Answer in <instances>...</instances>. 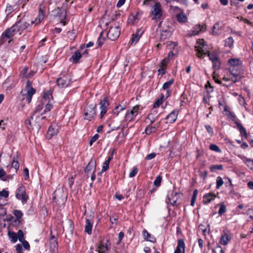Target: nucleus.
Wrapping results in <instances>:
<instances>
[{"label": "nucleus", "mask_w": 253, "mask_h": 253, "mask_svg": "<svg viewBox=\"0 0 253 253\" xmlns=\"http://www.w3.org/2000/svg\"><path fill=\"white\" fill-rule=\"evenodd\" d=\"M44 17V11L40 8L38 16L34 20H30L23 16L18 20L13 25L20 35L24 31H30L33 25L34 26L38 25L43 20Z\"/></svg>", "instance_id": "nucleus-1"}, {"label": "nucleus", "mask_w": 253, "mask_h": 253, "mask_svg": "<svg viewBox=\"0 0 253 253\" xmlns=\"http://www.w3.org/2000/svg\"><path fill=\"white\" fill-rule=\"evenodd\" d=\"M223 115L229 121H232L236 125L237 128L239 131L242 137L247 138L248 134L246 128L242 126L239 121L236 120V116L232 111L231 107L227 105H224L223 107Z\"/></svg>", "instance_id": "nucleus-2"}, {"label": "nucleus", "mask_w": 253, "mask_h": 253, "mask_svg": "<svg viewBox=\"0 0 253 253\" xmlns=\"http://www.w3.org/2000/svg\"><path fill=\"white\" fill-rule=\"evenodd\" d=\"M228 64L231 67L229 68V77L230 80L234 83L240 81L242 78L240 71H238L242 64V62L238 58H231L228 60Z\"/></svg>", "instance_id": "nucleus-3"}, {"label": "nucleus", "mask_w": 253, "mask_h": 253, "mask_svg": "<svg viewBox=\"0 0 253 253\" xmlns=\"http://www.w3.org/2000/svg\"><path fill=\"white\" fill-rule=\"evenodd\" d=\"M195 48L197 52L196 55L199 58H204L209 52L208 46L203 39L197 42Z\"/></svg>", "instance_id": "nucleus-4"}, {"label": "nucleus", "mask_w": 253, "mask_h": 253, "mask_svg": "<svg viewBox=\"0 0 253 253\" xmlns=\"http://www.w3.org/2000/svg\"><path fill=\"white\" fill-rule=\"evenodd\" d=\"M143 109L140 105H136L131 109L128 110L125 117V120L126 122H130L132 121Z\"/></svg>", "instance_id": "nucleus-5"}, {"label": "nucleus", "mask_w": 253, "mask_h": 253, "mask_svg": "<svg viewBox=\"0 0 253 253\" xmlns=\"http://www.w3.org/2000/svg\"><path fill=\"white\" fill-rule=\"evenodd\" d=\"M96 103L87 105L84 109V119L89 121L94 118L96 115Z\"/></svg>", "instance_id": "nucleus-6"}, {"label": "nucleus", "mask_w": 253, "mask_h": 253, "mask_svg": "<svg viewBox=\"0 0 253 253\" xmlns=\"http://www.w3.org/2000/svg\"><path fill=\"white\" fill-rule=\"evenodd\" d=\"M111 248V243L109 239L101 240L97 245L98 253H108Z\"/></svg>", "instance_id": "nucleus-7"}, {"label": "nucleus", "mask_w": 253, "mask_h": 253, "mask_svg": "<svg viewBox=\"0 0 253 253\" xmlns=\"http://www.w3.org/2000/svg\"><path fill=\"white\" fill-rule=\"evenodd\" d=\"M32 119H31V118L30 119H27L26 121H25V125L27 126V127L30 129H36L38 130H39L40 128H41V125H42V120H45L46 119V117L45 116H38L37 118H36V119L35 120V122H36V123L35 124H34L32 126V124H31V120Z\"/></svg>", "instance_id": "nucleus-8"}, {"label": "nucleus", "mask_w": 253, "mask_h": 253, "mask_svg": "<svg viewBox=\"0 0 253 253\" xmlns=\"http://www.w3.org/2000/svg\"><path fill=\"white\" fill-rule=\"evenodd\" d=\"M15 197L19 200H20L23 204L27 202L29 196L26 193V188L24 186L21 185L17 188Z\"/></svg>", "instance_id": "nucleus-9"}, {"label": "nucleus", "mask_w": 253, "mask_h": 253, "mask_svg": "<svg viewBox=\"0 0 253 253\" xmlns=\"http://www.w3.org/2000/svg\"><path fill=\"white\" fill-rule=\"evenodd\" d=\"M18 33L14 26L13 25L9 28L6 29L2 34L1 39L3 42H5L6 39H10V42L12 41L13 37Z\"/></svg>", "instance_id": "nucleus-10"}, {"label": "nucleus", "mask_w": 253, "mask_h": 253, "mask_svg": "<svg viewBox=\"0 0 253 253\" xmlns=\"http://www.w3.org/2000/svg\"><path fill=\"white\" fill-rule=\"evenodd\" d=\"M152 15V20L160 19L163 15L160 3H156L153 6L151 12Z\"/></svg>", "instance_id": "nucleus-11"}, {"label": "nucleus", "mask_w": 253, "mask_h": 253, "mask_svg": "<svg viewBox=\"0 0 253 253\" xmlns=\"http://www.w3.org/2000/svg\"><path fill=\"white\" fill-rule=\"evenodd\" d=\"M52 14L54 16L60 18V22L63 23V25L66 24L64 20L66 17V11L65 8L57 7L52 11Z\"/></svg>", "instance_id": "nucleus-12"}, {"label": "nucleus", "mask_w": 253, "mask_h": 253, "mask_svg": "<svg viewBox=\"0 0 253 253\" xmlns=\"http://www.w3.org/2000/svg\"><path fill=\"white\" fill-rule=\"evenodd\" d=\"M26 88L27 92L25 95L26 97V101L28 103H30L33 95L36 93V90L32 87V83L29 80L27 82Z\"/></svg>", "instance_id": "nucleus-13"}, {"label": "nucleus", "mask_w": 253, "mask_h": 253, "mask_svg": "<svg viewBox=\"0 0 253 253\" xmlns=\"http://www.w3.org/2000/svg\"><path fill=\"white\" fill-rule=\"evenodd\" d=\"M206 29V25L198 24L194 26L193 28L187 32V36L191 37L198 34L200 32H204Z\"/></svg>", "instance_id": "nucleus-14"}, {"label": "nucleus", "mask_w": 253, "mask_h": 253, "mask_svg": "<svg viewBox=\"0 0 253 253\" xmlns=\"http://www.w3.org/2000/svg\"><path fill=\"white\" fill-rule=\"evenodd\" d=\"M71 83V79L69 75L63 76L57 80V85L64 88L68 86Z\"/></svg>", "instance_id": "nucleus-15"}, {"label": "nucleus", "mask_w": 253, "mask_h": 253, "mask_svg": "<svg viewBox=\"0 0 253 253\" xmlns=\"http://www.w3.org/2000/svg\"><path fill=\"white\" fill-rule=\"evenodd\" d=\"M120 35V30L118 26L111 27L107 33V37L111 41H115Z\"/></svg>", "instance_id": "nucleus-16"}, {"label": "nucleus", "mask_w": 253, "mask_h": 253, "mask_svg": "<svg viewBox=\"0 0 253 253\" xmlns=\"http://www.w3.org/2000/svg\"><path fill=\"white\" fill-rule=\"evenodd\" d=\"M100 118H102L104 115L106 114L108 110V107L109 104L108 101L107 97H104L103 100L100 101Z\"/></svg>", "instance_id": "nucleus-17"}, {"label": "nucleus", "mask_w": 253, "mask_h": 253, "mask_svg": "<svg viewBox=\"0 0 253 253\" xmlns=\"http://www.w3.org/2000/svg\"><path fill=\"white\" fill-rule=\"evenodd\" d=\"M177 193L173 191L169 192L166 199V202L167 204L174 205L176 204L177 200Z\"/></svg>", "instance_id": "nucleus-18"}, {"label": "nucleus", "mask_w": 253, "mask_h": 253, "mask_svg": "<svg viewBox=\"0 0 253 253\" xmlns=\"http://www.w3.org/2000/svg\"><path fill=\"white\" fill-rule=\"evenodd\" d=\"M208 55L209 59L212 61L213 68H215L218 65L220 66V62L218 59V55L216 52H209Z\"/></svg>", "instance_id": "nucleus-19"}, {"label": "nucleus", "mask_w": 253, "mask_h": 253, "mask_svg": "<svg viewBox=\"0 0 253 253\" xmlns=\"http://www.w3.org/2000/svg\"><path fill=\"white\" fill-rule=\"evenodd\" d=\"M173 30L170 26H168L166 29H163L160 35V39L164 40L169 37L172 33Z\"/></svg>", "instance_id": "nucleus-20"}, {"label": "nucleus", "mask_w": 253, "mask_h": 253, "mask_svg": "<svg viewBox=\"0 0 253 253\" xmlns=\"http://www.w3.org/2000/svg\"><path fill=\"white\" fill-rule=\"evenodd\" d=\"M59 132V126L56 125L50 126L47 131V137L50 139L53 136H55Z\"/></svg>", "instance_id": "nucleus-21"}, {"label": "nucleus", "mask_w": 253, "mask_h": 253, "mask_svg": "<svg viewBox=\"0 0 253 253\" xmlns=\"http://www.w3.org/2000/svg\"><path fill=\"white\" fill-rule=\"evenodd\" d=\"M178 114V111H176V110L172 111L166 117V120H167V123H173L176 121V120L177 119Z\"/></svg>", "instance_id": "nucleus-22"}, {"label": "nucleus", "mask_w": 253, "mask_h": 253, "mask_svg": "<svg viewBox=\"0 0 253 253\" xmlns=\"http://www.w3.org/2000/svg\"><path fill=\"white\" fill-rule=\"evenodd\" d=\"M220 66L218 65L216 66V67L214 69V71L213 73L212 78L214 82L217 84H221V78L219 75L220 70H219Z\"/></svg>", "instance_id": "nucleus-23"}, {"label": "nucleus", "mask_w": 253, "mask_h": 253, "mask_svg": "<svg viewBox=\"0 0 253 253\" xmlns=\"http://www.w3.org/2000/svg\"><path fill=\"white\" fill-rule=\"evenodd\" d=\"M142 34L143 31L141 29L137 30L136 33L132 35L131 44L135 45L139 40Z\"/></svg>", "instance_id": "nucleus-24"}, {"label": "nucleus", "mask_w": 253, "mask_h": 253, "mask_svg": "<svg viewBox=\"0 0 253 253\" xmlns=\"http://www.w3.org/2000/svg\"><path fill=\"white\" fill-rule=\"evenodd\" d=\"M52 99L51 91L50 90H47L43 93L41 101L42 103L51 102Z\"/></svg>", "instance_id": "nucleus-25"}, {"label": "nucleus", "mask_w": 253, "mask_h": 253, "mask_svg": "<svg viewBox=\"0 0 253 253\" xmlns=\"http://www.w3.org/2000/svg\"><path fill=\"white\" fill-rule=\"evenodd\" d=\"M142 233L145 240L152 243H155L156 242V238L153 235L148 233L146 229L143 230Z\"/></svg>", "instance_id": "nucleus-26"}, {"label": "nucleus", "mask_w": 253, "mask_h": 253, "mask_svg": "<svg viewBox=\"0 0 253 253\" xmlns=\"http://www.w3.org/2000/svg\"><path fill=\"white\" fill-rule=\"evenodd\" d=\"M182 250V253H185L184 242L182 239H180L178 241V245H177L176 249L175 250L174 253H181Z\"/></svg>", "instance_id": "nucleus-27"}, {"label": "nucleus", "mask_w": 253, "mask_h": 253, "mask_svg": "<svg viewBox=\"0 0 253 253\" xmlns=\"http://www.w3.org/2000/svg\"><path fill=\"white\" fill-rule=\"evenodd\" d=\"M93 221L89 219H86L84 230L88 235L92 233Z\"/></svg>", "instance_id": "nucleus-28"}, {"label": "nucleus", "mask_w": 253, "mask_h": 253, "mask_svg": "<svg viewBox=\"0 0 253 253\" xmlns=\"http://www.w3.org/2000/svg\"><path fill=\"white\" fill-rule=\"evenodd\" d=\"M215 197V195L212 193L205 194L203 197L204 204H207L210 203L212 200L214 199Z\"/></svg>", "instance_id": "nucleus-29"}, {"label": "nucleus", "mask_w": 253, "mask_h": 253, "mask_svg": "<svg viewBox=\"0 0 253 253\" xmlns=\"http://www.w3.org/2000/svg\"><path fill=\"white\" fill-rule=\"evenodd\" d=\"M232 235L229 232H224L222 234V245L225 246L231 240Z\"/></svg>", "instance_id": "nucleus-30"}, {"label": "nucleus", "mask_w": 253, "mask_h": 253, "mask_svg": "<svg viewBox=\"0 0 253 253\" xmlns=\"http://www.w3.org/2000/svg\"><path fill=\"white\" fill-rule=\"evenodd\" d=\"M95 162L93 160H90V162L88 163V165L86 166L84 171L85 173H88L89 172H91L92 171L95 170Z\"/></svg>", "instance_id": "nucleus-31"}, {"label": "nucleus", "mask_w": 253, "mask_h": 253, "mask_svg": "<svg viewBox=\"0 0 253 253\" xmlns=\"http://www.w3.org/2000/svg\"><path fill=\"white\" fill-rule=\"evenodd\" d=\"M224 179L226 181H228V182L225 184V189L224 190L225 191L230 192L233 191V185L231 183V180L228 177H224Z\"/></svg>", "instance_id": "nucleus-32"}, {"label": "nucleus", "mask_w": 253, "mask_h": 253, "mask_svg": "<svg viewBox=\"0 0 253 253\" xmlns=\"http://www.w3.org/2000/svg\"><path fill=\"white\" fill-rule=\"evenodd\" d=\"M81 57V53L79 51H76L73 54L70 59H72L73 63H77Z\"/></svg>", "instance_id": "nucleus-33"}, {"label": "nucleus", "mask_w": 253, "mask_h": 253, "mask_svg": "<svg viewBox=\"0 0 253 253\" xmlns=\"http://www.w3.org/2000/svg\"><path fill=\"white\" fill-rule=\"evenodd\" d=\"M18 7L17 5L14 4L13 5H7L6 8L5 9V13H6L7 15H8L10 14L13 11H14L15 10L17 9Z\"/></svg>", "instance_id": "nucleus-34"}, {"label": "nucleus", "mask_w": 253, "mask_h": 253, "mask_svg": "<svg viewBox=\"0 0 253 253\" xmlns=\"http://www.w3.org/2000/svg\"><path fill=\"white\" fill-rule=\"evenodd\" d=\"M221 26L219 25V22L215 23L212 27V33L213 35H218L220 33Z\"/></svg>", "instance_id": "nucleus-35"}, {"label": "nucleus", "mask_w": 253, "mask_h": 253, "mask_svg": "<svg viewBox=\"0 0 253 253\" xmlns=\"http://www.w3.org/2000/svg\"><path fill=\"white\" fill-rule=\"evenodd\" d=\"M50 249L52 252H55L57 250V242L56 240H49Z\"/></svg>", "instance_id": "nucleus-36"}, {"label": "nucleus", "mask_w": 253, "mask_h": 253, "mask_svg": "<svg viewBox=\"0 0 253 253\" xmlns=\"http://www.w3.org/2000/svg\"><path fill=\"white\" fill-rule=\"evenodd\" d=\"M234 43V40L232 37H230L224 41V46L228 47L231 48Z\"/></svg>", "instance_id": "nucleus-37"}, {"label": "nucleus", "mask_w": 253, "mask_h": 253, "mask_svg": "<svg viewBox=\"0 0 253 253\" xmlns=\"http://www.w3.org/2000/svg\"><path fill=\"white\" fill-rule=\"evenodd\" d=\"M44 104L45 105V109L43 110V112L41 114V116H42L43 115L45 114L47 112H49L53 107L51 104V102L44 103Z\"/></svg>", "instance_id": "nucleus-38"}, {"label": "nucleus", "mask_w": 253, "mask_h": 253, "mask_svg": "<svg viewBox=\"0 0 253 253\" xmlns=\"http://www.w3.org/2000/svg\"><path fill=\"white\" fill-rule=\"evenodd\" d=\"M44 105V103H42V102L41 101L40 104H39L36 107L34 112L32 116H31V119L32 120L33 119L34 116L38 112H40L42 111V110L43 109Z\"/></svg>", "instance_id": "nucleus-39"}, {"label": "nucleus", "mask_w": 253, "mask_h": 253, "mask_svg": "<svg viewBox=\"0 0 253 253\" xmlns=\"http://www.w3.org/2000/svg\"><path fill=\"white\" fill-rule=\"evenodd\" d=\"M176 19L179 22L185 23L187 21V17L183 13H180L176 15Z\"/></svg>", "instance_id": "nucleus-40"}, {"label": "nucleus", "mask_w": 253, "mask_h": 253, "mask_svg": "<svg viewBox=\"0 0 253 253\" xmlns=\"http://www.w3.org/2000/svg\"><path fill=\"white\" fill-rule=\"evenodd\" d=\"M174 83V80L170 79L169 81L165 82L163 85L162 88L164 90L168 89Z\"/></svg>", "instance_id": "nucleus-41"}, {"label": "nucleus", "mask_w": 253, "mask_h": 253, "mask_svg": "<svg viewBox=\"0 0 253 253\" xmlns=\"http://www.w3.org/2000/svg\"><path fill=\"white\" fill-rule=\"evenodd\" d=\"M8 236L11 242L15 243L17 241V234L13 232H8Z\"/></svg>", "instance_id": "nucleus-42"}, {"label": "nucleus", "mask_w": 253, "mask_h": 253, "mask_svg": "<svg viewBox=\"0 0 253 253\" xmlns=\"http://www.w3.org/2000/svg\"><path fill=\"white\" fill-rule=\"evenodd\" d=\"M198 191L197 189H195L193 191L191 201V206H194L195 204V202L197 199V196L198 195Z\"/></svg>", "instance_id": "nucleus-43"}, {"label": "nucleus", "mask_w": 253, "mask_h": 253, "mask_svg": "<svg viewBox=\"0 0 253 253\" xmlns=\"http://www.w3.org/2000/svg\"><path fill=\"white\" fill-rule=\"evenodd\" d=\"M103 36V32H101L97 41V44L98 45V47H101L103 44L104 43V42L105 39L103 38L102 37Z\"/></svg>", "instance_id": "nucleus-44"}, {"label": "nucleus", "mask_w": 253, "mask_h": 253, "mask_svg": "<svg viewBox=\"0 0 253 253\" xmlns=\"http://www.w3.org/2000/svg\"><path fill=\"white\" fill-rule=\"evenodd\" d=\"M247 166L251 170H253V160L246 159L244 161Z\"/></svg>", "instance_id": "nucleus-45"}, {"label": "nucleus", "mask_w": 253, "mask_h": 253, "mask_svg": "<svg viewBox=\"0 0 253 253\" xmlns=\"http://www.w3.org/2000/svg\"><path fill=\"white\" fill-rule=\"evenodd\" d=\"M28 71V67L27 66H25L21 71L20 74V76L22 78H26V76H27V72Z\"/></svg>", "instance_id": "nucleus-46"}, {"label": "nucleus", "mask_w": 253, "mask_h": 253, "mask_svg": "<svg viewBox=\"0 0 253 253\" xmlns=\"http://www.w3.org/2000/svg\"><path fill=\"white\" fill-rule=\"evenodd\" d=\"M125 108H126V106L125 105H124V106L120 105H118L114 109L113 112L114 114H117V115H118L119 114V111H118V110H119V111H123V110H125Z\"/></svg>", "instance_id": "nucleus-47"}, {"label": "nucleus", "mask_w": 253, "mask_h": 253, "mask_svg": "<svg viewBox=\"0 0 253 253\" xmlns=\"http://www.w3.org/2000/svg\"><path fill=\"white\" fill-rule=\"evenodd\" d=\"M155 127H153L151 126H148L146 127L145 131L146 134H147V135H149L153 131H155Z\"/></svg>", "instance_id": "nucleus-48"}, {"label": "nucleus", "mask_w": 253, "mask_h": 253, "mask_svg": "<svg viewBox=\"0 0 253 253\" xmlns=\"http://www.w3.org/2000/svg\"><path fill=\"white\" fill-rule=\"evenodd\" d=\"M210 169L211 172H215L217 170L221 169V165H212L210 167Z\"/></svg>", "instance_id": "nucleus-49"}, {"label": "nucleus", "mask_w": 253, "mask_h": 253, "mask_svg": "<svg viewBox=\"0 0 253 253\" xmlns=\"http://www.w3.org/2000/svg\"><path fill=\"white\" fill-rule=\"evenodd\" d=\"M162 178L160 175H158L156 177V179L154 181V185L157 187L160 185Z\"/></svg>", "instance_id": "nucleus-50"}, {"label": "nucleus", "mask_w": 253, "mask_h": 253, "mask_svg": "<svg viewBox=\"0 0 253 253\" xmlns=\"http://www.w3.org/2000/svg\"><path fill=\"white\" fill-rule=\"evenodd\" d=\"M17 236V239L18 238L19 242H22V241H24V234H23V231L21 230H19L18 231Z\"/></svg>", "instance_id": "nucleus-51"}, {"label": "nucleus", "mask_w": 253, "mask_h": 253, "mask_svg": "<svg viewBox=\"0 0 253 253\" xmlns=\"http://www.w3.org/2000/svg\"><path fill=\"white\" fill-rule=\"evenodd\" d=\"M12 167L14 168L15 169V172H17L19 168V164L18 161L15 160V159H13V161L12 163Z\"/></svg>", "instance_id": "nucleus-52"}, {"label": "nucleus", "mask_w": 253, "mask_h": 253, "mask_svg": "<svg viewBox=\"0 0 253 253\" xmlns=\"http://www.w3.org/2000/svg\"><path fill=\"white\" fill-rule=\"evenodd\" d=\"M210 149L213 151L220 152V150L219 148L215 144H211L210 145Z\"/></svg>", "instance_id": "nucleus-53"}, {"label": "nucleus", "mask_w": 253, "mask_h": 253, "mask_svg": "<svg viewBox=\"0 0 253 253\" xmlns=\"http://www.w3.org/2000/svg\"><path fill=\"white\" fill-rule=\"evenodd\" d=\"M99 136L98 134H95L90 139L89 141V145L91 146L93 143L95 142L99 138Z\"/></svg>", "instance_id": "nucleus-54"}, {"label": "nucleus", "mask_w": 253, "mask_h": 253, "mask_svg": "<svg viewBox=\"0 0 253 253\" xmlns=\"http://www.w3.org/2000/svg\"><path fill=\"white\" fill-rule=\"evenodd\" d=\"M138 169L136 167L133 168L132 170L130 171V172L129 174V177H134L138 172Z\"/></svg>", "instance_id": "nucleus-55"}, {"label": "nucleus", "mask_w": 253, "mask_h": 253, "mask_svg": "<svg viewBox=\"0 0 253 253\" xmlns=\"http://www.w3.org/2000/svg\"><path fill=\"white\" fill-rule=\"evenodd\" d=\"M14 214L17 218H21L23 215L22 211L17 210L14 211Z\"/></svg>", "instance_id": "nucleus-56"}, {"label": "nucleus", "mask_w": 253, "mask_h": 253, "mask_svg": "<svg viewBox=\"0 0 253 253\" xmlns=\"http://www.w3.org/2000/svg\"><path fill=\"white\" fill-rule=\"evenodd\" d=\"M9 195V192L4 189H3L1 191H0V196L4 198H7Z\"/></svg>", "instance_id": "nucleus-57"}, {"label": "nucleus", "mask_w": 253, "mask_h": 253, "mask_svg": "<svg viewBox=\"0 0 253 253\" xmlns=\"http://www.w3.org/2000/svg\"><path fill=\"white\" fill-rule=\"evenodd\" d=\"M205 128L207 129L208 133H209V134L211 136H212L213 133L212 127L210 125H207L205 126Z\"/></svg>", "instance_id": "nucleus-58"}, {"label": "nucleus", "mask_w": 253, "mask_h": 253, "mask_svg": "<svg viewBox=\"0 0 253 253\" xmlns=\"http://www.w3.org/2000/svg\"><path fill=\"white\" fill-rule=\"evenodd\" d=\"M21 242L22 243V245L25 249L28 250H30V246L29 243L27 241L24 240L23 241H22Z\"/></svg>", "instance_id": "nucleus-59"}, {"label": "nucleus", "mask_w": 253, "mask_h": 253, "mask_svg": "<svg viewBox=\"0 0 253 253\" xmlns=\"http://www.w3.org/2000/svg\"><path fill=\"white\" fill-rule=\"evenodd\" d=\"M109 163L105 161L104 163H103L102 171H106L109 169Z\"/></svg>", "instance_id": "nucleus-60"}, {"label": "nucleus", "mask_w": 253, "mask_h": 253, "mask_svg": "<svg viewBox=\"0 0 253 253\" xmlns=\"http://www.w3.org/2000/svg\"><path fill=\"white\" fill-rule=\"evenodd\" d=\"M124 237V233L123 232H120L118 235L119 240H118V242L117 243V245H119L120 244V243L121 242Z\"/></svg>", "instance_id": "nucleus-61"}, {"label": "nucleus", "mask_w": 253, "mask_h": 253, "mask_svg": "<svg viewBox=\"0 0 253 253\" xmlns=\"http://www.w3.org/2000/svg\"><path fill=\"white\" fill-rule=\"evenodd\" d=\"M155 156H156V154L155 153H152L148 154L146 156L145 159L147 160H151V159L154 158L155 157Z\"/></svg>", "instance_id": "nucleus-62"}, {"label": "nucleus", "mask_w": 253, "mask_h": 253, "mask_svg": "<svg viewBox=\"0 0 253 253\" xmlns=\"http://www.w3.org/2000/svg\"><path fill=\"white\" fill-rule=\"evenodd\" d=\"M220 186H221V177L218 176L216 180V188H219Z\"/></svg>", "instance_id": "nucleus-63"}, {"label": "nucleus", "mask_w": 253, "mask_h": 253, "mask_svg": "<svg viewBox=\"0 0 253 253\" xmlns=\"http://www.w3.org/2000/svg\"><path fill=\"white\" fill-rule=\"evenodd\" d=\"M213 253H221V248L220 246L216 247L212 250Z\"/></svg>", "instance_id": "nucleus-64"}]
</instances>
